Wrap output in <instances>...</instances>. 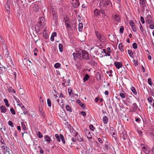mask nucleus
I'll use <instances>...</instances> for the list:
<instances>
[{"label": "nucleus", "instance_id": "nucleus-1", "mask_svg": "<svg viewBox=\"0 0 154 154\" xmlns=\"http://www.w3.org/2000/svg\"><path fill=\"white\" fill-rule=\"evenodd\" d=\"M79 52L80 54L81 55V56H80V60H82L83 59L89 60V53L87 51L85 50H82L81 49H80Z\"/></svg>", "mask_w": 154, "mask_h": 154}, {"label": "nucleus", "instance_id": "nucleus-2", "mask_svg": "<svg viewBox=\"0 0 154 154\" xmlns=\"http://www.w3.org/2000/svg\"><path fill=\"white\" fill-rule=\"evenodd\" d=\"M45 19L43 17H40L39 19L38 25L37 26L40 29H42L44 27L45 24Z\"/></svg>", "mask_w": 154, "mask_h": 154}, {"label": "nucleus", "instance_id": "nucleus-3", "mask_svg": "<svg viewBox=\"0 0 154 154\" xmlns=\"http://www.w3.org/2000/svg\"><path fill=\"white\" fill-rule=\"evenodd\" d=\"M95 32L97 38L100 41L102 42H104L105 41L106 38L103 35H102L101 34L96 31Z\"/></svg>", "mask_w": 154, "mask_h": 154}, {"label": "nucleus", "instance_id": "nucleus-4", "mask_svg": "<svg viewBox=\"0 0 154 154\" xmlns=\"http://www.w3.org/2000/svg\"><path fill=\"white\" fill-rule=\"evenodd\" d=\"M141 146L142 147V151L146 154H148L150 152V149L147 145L142 144H141Z\"/></svg>", "mask_w": 154, "mask_h": 154}, {"label": "nucleus", "instance_id": "nucleus-5", "mask_svg": "<svg viewBox=\"0 0 154 154\" xmlns=\"http://www.w3.org/2000/svg\"><path fill=\"white\" fill-rule=\"evenodd\" d=\"M152 17L150 15H147L145 18L146 23L149 24L154 23V21L152 19Z\"/></svg>", "mask_w": 154, "mask_h": 154}, {"label": "nucleus", "instance_id": "nucleus-6", "mask_svg": "<svg viewBox=\"0 0 154 154\" xmlns=\"http://www.w3.org/2000/svg\"><path fill=\"white\" fill-rule=\"evenodd\" d=\"M110 2L109 0H102L100 1V4L103 7H106L109 5Z\"/></svg>", "mask_w": 154, "mask_h": 154}, {"label": "nucleus", "instance_id": "nucleus-7", "mask_svg": "<svg viewBox=\"0 0 154 154\" xmlns=\"http://www.w3.org/2000/svg\"><path fill=\"white\" fill-rule=\"evenodd\" d=\"M121 138H122L123 140H125L127 138V134L125 131H121L120 132Z\"/></svg>", "mask_w": 154, "mask_h": 154}, {"label": "nucleus", "instance_id": "nucleus-8", "mask_svg": "<svg viewBox=\"0 0 154 154\" xmlns=\"http://www.w3.org/2000/svg\"><path fill=\"white\" fill-rule=\"evenodd\" d=\"M73 56L74 59L75 60H76L77 58H79V59L80 60V56H81V55L80 54L79 50L78 52H76V53H73Z\"/></svg>", "mask_w": 154, "mask_h": 154}, {"label": "nucleus", "instance_id": "nucleus-9", "mask_svg": "<svg viewBox=\"0 0 154 154\" xmlns=\"http://www.w3.org/2000/svg\"><path fill=\"white\" fill-rule=\"evenodd\" d=\"M5 8L8 14L10 13V2L8 0L7 1L5 5Z\"/></svg>", "mask_w": 154, "mask_h": 154}, {"label": "nucleus", "instance_id": "nucleus-10", "mask_svg": "<svg viewBox=\"0 0 154 154\" xmlns=\"http://www.w3.org/2000/svg\"><path fill=\"white\" fill-rule=\"evenodd\" d=\"M112 18H113L114 20L118 22H120V17L118 14H112Z\"/></svg>", "mask_w": 154, "mask_h": 154}, {"label": "nucleus", "instance_id": "nucleus-11", "mask_svg": "<svg viewBox=\"0 0 154 154\" xmlns=\"http://www.w3.org/2000/svg\"><path fill=\"white\" fill-rule=\"evenodd\" d=\"M85 132L86 136L88 139L90 140L92 138V135L89 130H85Z\"/></svg>", "mask_w": 154, "mask_h": 154}, {"label": "nucleus", "instance_id": "nucleus-12", "mask_svg": "<svg viewBox=\"0 0 154 154\" xmlns=\"http://www.w3.org/2000/svg\"><path fill=\"white\" fill-rule=\"evenodd\" d=\"M69 131L70 132L73 134L74 136L76 137L78 136V132H76L72 127L69 128Z\"/></svg>", "mask_w": 154, "mask_h": 154}, {"label": "nucleus", "instance_id": "nucleus-13", "mask_svg": "<svg viewBox=\"0 0 154 154\" xmlns=\"http://www.w3.org/2000/svg\"><path fill=\"white\" fill-rule=\"evenodd\" d=\"M114 65L118 69H119L120 68L122 67V63L120 62L116 61L114 63Z\"/></svg>", "mask_w": 154, "mask_h": 154}, {"label": "nucleus", "instance_id": "nucleus-14", "mask_svg": "<svg viewBox=\"0 0 154 154\" xmlns=\"http://www.w3.org/2000/svg\"><path fill=\"white\" fill-rule=\"evenodd\" d=\"M72 5L74 8H77L79 6L80 3L79 1H74L72 3Z\"/></svg>", "mask_w": 154, "mask_h": 154}, {"label": "nucleus", "instance_id": "nucleus-15", "mask_svg": "<svg viewBox=\"0 0 154 154\" xmlns=\"http://www.w3.org/2000/svg\"><path fill=\"white\" fill-rule=\"evenodd\" d=\"M133 107L131 110V112H135L136 111V110H137L138 109L139 110H140V109L138 108L137 106L136 103H134L133 104Z\"/></svg>", "mask_w": 154, "mask_h": 154}, {"label": "nucleus", "instance_id": "nucleus-16", "mask_svg": "<svg viewBox=\"0 0 154 154\" xmlns=\"http://www.w3.org/2000/svg\"><path fill=\"white\" fill-rule=\"evenodd\" d=\"M140 4L143 8H144L146 6V1L145 0H140Z\"/></svg>", "mask_w": 154, "mask_h": 154}, {"label": "nucleus", "instance_id": "nucleus-17", "mask_svg": "<svg viewBox=\"0 0 154 154\" xmlns=\"http://www.w3.org/2000/svg\"><path fill=\"white\" fill-rule=\"evenodd\" d=\"M45 141L47 142V143L49 144L50 143L51 139L50 137L48 135H45L44 137Z\"/></svg>", "mask_w": 154, "mask_h": 154}, {"label": "nucleus", "instance_id": "nucleus-18", "mask_svg": "<svg viewBox=\"0 0 154 154\" xmlns=\"http://www.w3.org/2000/svg\"><path fill=\"white\" fill-rule=\"evenodd\" d=\"M94 15L95 16L98 17L100 14V10L97 8H95L94 11Z\"/></svg>", "mask_w": 154, "mask_h": 154}, {"label": "nucleus", "instance_id": "nucleus-19", "mask_svg": "<svg viewBox=\"0 0 154 154\" xmlns=\"http://www.w3.org/2000/svg\"><path fill=\"white\" fill-rule=\"evenodd\" d=\"M76 102L78 103L82 108L84 109L85 108V105L82 103L81 101L79 99L76 100Z\"/></svg>", "mask_w": 154, "mask_h": 154}, {"label": "nucleus", "instance_id": "nucleus-20", "mask_svg": "<svg viewBox=\"0 0 154 154\" xmlns=\"http://www.w3.org/2000/svg\"><path fill=\"white\" fill-rule=\"evenodd\" d=\"M57 100V102L59 104L60 106L62 108H64V105L63 104V100L61 98V100L60 103L59 102V99Z\"/></svg>", "mask_w": 154, "mask_h": 154}, {"label": "nucleus", "instance_id": "nucleus-21", "mask_svg": "<svg viewBox=\"0 0 154 154\" xmlns=\"http://www.w3.org/2000/svg\"><path fill=\"white\" fill-rule=\"evenodd\" d=\"M0 109L1 110V112L2 113H5L7 110L6 107L3 106H1Z\"/></svg>", "mask_w": 154, "mask_h": 154}, {"label": "nucleus", "instance_id": "nucleus-22", "mask_svg": "<svg viewBox=\"0 0 154 154\" xmlns=\"http://www.w3.org/2000/svg\"><path fill=\"white\" fill-rule=\"evenodd\" d=\"M103 123L104 124H107V123L108 121V117L106 116H104L103 118Z\"/></svg>", "mask_w": 154, "mask_h": 154}, {"label": "nucleus", "instance_id": "nucleus-23", "mask_svg": "<svg viewBox=\"0 0 154 154\" xmlns=\"http://www.w3.org/2000/svg\"><path fill=\"white\" fill-rule=\"evenodd\" d=\"M90 78L89 76L88 75V74H86L85 75L84 78L83 79V80L84 82H85L86 81H88Z\"/></svg>", "mask_w": 154, "mask_h": 154}, {"label": "nucleus", "instance_id": "nucleus-24", "mask_svg": "<svg viewBox=\"0 0 154 154\" xmlns=\"http://www.w3.org/2000/svg\"><path fill=\"white\" fill-rule=\"evenodd\" d=\"M39 7L38 6V5L36 4H34L33 5V10L35 11H38V10L39 9Z\"/></svg>", "mask_w": 154, "mask_h": 154}, {"label": "nucleus", "instance_id": "nucleus-25", "mask_svg": "<svg viewBox=\"0 0 154 154\" xmlns=\"http://www.w3.org/2000/svg\"><path fill=\"white\" fill-rule=\"evenodd\" d=\"M66 110L69 111V112H72V109L70 106L68 105H67L66 106Z\"/></svg>", "mask_w": 154, "mask_h": 154}, {"label": "nucleus", "instance_id": "nucleus-26", "mask_svg": "<svg viewBox=\"0 0 154 154\" xmlns=\"http://www.w3.org/2000/svg\"><path fill=\"white\" fill-rule=\"evenodd\" d=\"M2 48L3 50H4V49H5V51L6 53L8 52V48L7 47V45L3 43L2 45Z\"/></svg>", "mask_w": 154, "mask_h": 154}, {"label": "nucleus", "instance_id": "nucleus-27", "mask_svg": "<svg viewBox=\"0 0 154 154\" xmlns=\"http://www.w3.org/2000/svg\"><path fill=\"white\" fill-rule=\"evenodd\" d=\"M119 48V49L120 51L123 52L124 51V49H123V47L122 45V43H120L118 47Z\"/></svg>", "mask_w": 154, "mask_h": 154}, {"label": "nucleus", "instance_id": "nucleus-28", "mask_svg": "<svg viewBox=\"0 0 154 154\" xmlns=\"http://www.w3.org/2000/svg\"><path fill=\"white\" fill-rule=\"evenodd\" d=\"M83 24L82 23H79V30L80 32L82 31L83 29Z\"/></svg>", "mask_w": 154, "mask_h": 154}, {"label": "nucleus", "instance_id": "nucleus-29", "mask_svg": "<svg viewBox=\"0 0 154 154\" xmlns=\"http://www.w3.org/2000/svg\"><path fill=\"white\" fill-rule=\"evenodd\" d=\"M64 19L65 24L70 23V21L68 17H66V18L65 17Z\"/></svg>", "mask_w": 154, "mask_h": 154}, {"label": "nucleus", "instance_id": "nucleus-30", "mask_svg": "<svg viewBox=\"0 0 154 154\" xmlns=\"http://www.w3.org/2000/svg\"><path fill=\"white\" fill-rule=\"evenodd\" d=\"M5 70V68L2 67H0V74L2 75Z\"/></svg>", "mask_w": 154, "mask_h": 154}, {"label": "nucleus", "instance_id": "nucleus-31", "mask_svg": "<svg viewBox=\"0 0 154 154\" xmlns=\"http://www.w3.org/2000/svg\"><path fill=\"white\" fill-rule=\"evenodd\" d=\"M8 91L9 92H13L14 93H15L16 92L15 90L11 87H9L8 88Z\"/></svg>", "mask_w": 154, "mask_h": 154}, {"label": "nucleus", "instance_id": "nucleus-32", "mask_svg": "<svg viewBox=\"0 0 154 154\" xmlns=\"http://www.w3.org/2000/svg\"><path fill=\"white\" fill-rule=\"evenodd\" d=\"M55 137L57 141L59 142L60 141V136H59V135L57 134H56L55 135Z\"/></svg>", "mask_w": 154, "mask_h": 154}, {"label": "nucleus", "instance_id": "nucleus-33", "mask_svg": "<svg viewBox=\"0 0 154 154\" xmlns=\"http://www.w3.org/2000/svg\"><path fill=\"white\" fill-rule=\"evenodd\" d=\"M60 139L61 140V141L63 143L65 144V141L63 136L62 134H60Z\"/></svg>", "mask_w": 154, "mask_h": 154}, {"label": "nucleus", "instance_id": "nucleus-34", "mask_svg": "<svg viewBox=\"0 0 154 154\" xmlns=\"http://www.w3.org/2000/svg\"><path fill=\"white\" fill-rule=\"evenodd\" d=\"M131 91L133 92V93L134 94H137V92L136 91L135 89V88L134 87H132L131 88Z\"/></svg>", "mask_w": 154, "mask_h": 154}, {"label": "nucleus", "instance_id": "nucleus-35", "mask_svg": "<svg viewBox=\"0 0 154 154\" xmlns=\"http://www.w3.org/2000/svg\"><path fill=\"white\" fill-rule=\"evenodd\" d=\"M128 53L129 55L132 57H133V54L132 52V51L131 50H128Z\"/></svg>", "mask_w": 154, "mask_h": 154}, {"label": "nucleus", "instance_id": "nucleus-36", "mask_svg": "<svg viewBox=\"0 0 154 154\" xmlns=\"http://www.w3.org/2000/svg\"><path fill=\"white\" fill-rule=\"evenodd\" d=\"M59 48L60 51V52H62L63 51V46L62 44H59Z\"/></svg>", "mask_w": 154, "mask_h": 154}, {"label": "nucleus", "instance_id": "nucleus-37", "mask_svg": "<svg viewBox=\"0 0 154 154\" xmlns=\"http://www.w3.org/2000/svg\"><path fill=\"white\" fill-rule=\"evenodd\" d=\"M21 124L22 128L24 130H26V128L24 122H21Z\"/></svg>", "mask_w": 154, "mask_h": 154}, {"label": "nucleus", "instance_id": "nucleus-38", "mask_svg": "<svg viewBox=\"0 0 154 154\" xmlns=\"http://www.w3.org/2000/svg\"><path fill=\"white\" fill-rule=\"evenodd\" d=\"M119 96L122 98H125V93H121L119 94Z\"/></svg>", "mask_w": 154, "mask_h": 154}, {"label": "nucleus", "instance_id": "nucleus-39", "mask_svg": "<svg viewBox=\"0 0 154 154\" xmlns=\"http://www.w3.org/2000/svg\"><path fill=\"white\" fill-rule=\"evenodd\" d=\"M44 32H43V36L44 38L46 39H48V34H46V33L45 32V31L44 30Z\"/></svg>", "mask_w": 154, "mask_h": 154}, {"label": "nucleus", "instance_id": "nucleus-40", "mask_svg": "<svg viewBox=\"0 0 154 154\" xmlns=\"http://www.w3.org/2000/svg\"><path fill=\"white\" fill-rule=\"evenodd\" d=\"M61 66V64L58 63H56L54 65V67L56 68H57L60 67Z\"/></svg>", "mask_w": 154, "mask_h": 154}, {"label": "nucleus", "instance_id": "nucleus-41", "mask_svg": "<svg viewBox=\"0 0 154 154\" xmlns=\"http://www.w3.org/2000/svg\"><path fill=\"white\" fill-rule=\"evenodd\" d=\"M37 136L39 138H42L43 137L42 134L40 131L37 132Z\"/></svg>", "mask_w": 154, "mask_h": 154}, {"label": "nucleus", "instance_id": "nucleus-42", "mask_svg": "<svg viewBox=\"0 0 154 154\" xmlns=\"http://www.w3.org/2000/svg\"><path fill=\"white\" fill-rule=\"evenodd\" d=\"M77 137V140H78V141L80 142H81L82 140V138H81V136L78 134V136H76Z\"/></svg>", "mask_w": 154, "mask_h": 154}, {"label": "nucleus", "instance_id": "nucleus-43", "mask_svg": "<svg viewBox=\"0 0 154 154\" xmlns=\"http://www.w3.org/2000/svg\"><path fill=\"white\" fill-rule=\"evenodd\" d=\"M67 30H69L71 28V26L70 25V23L65 24Z\"/></svg>", "mask_w": 154, "mask_h": 154}, {"label": "nucleus", "instance_id": "nucleus-44", "mask_svg": "<svg viewBox=\"0 0 154 154\" xmlns=\"http://www.w3.org/2000/svg\"><path fill=\"white\" fill-rule=\"evenodd\" d=\"M89 128L90 130L92 131H94V130L95 129V128L92 125H90L89 126Z\"/></svg>", "mask_w": 154, "mask_h": 154}, {"label": "nucleus", "instance_id": "nucleus-45", "mask_svg": "<svg viewBox=\"0 0 154 154\" xmlns=\"http://www.w3.org/2000/svg\"><path fill=\"white\" fill-rule=\"evenodd\" d=\"M54 12L52 14L53 18H54L55 17V19H57V13L56 11H54Z\"/></svg>", "mask_w": 154, "mask_h": 154}, {"label": "nucleus", "instance_id": "nucleus-46", "mask_svg": "<svg viewBox=\"0 0 154 154\" xmlns=\"http://www.w3.org/2000/svg\"><path fill=\"white\" fill-rule=\"evenodd\" d=\"M47 103L48 106L50 107L51 106V102L49 99H48L47 100Z\"/></svg>", "mask_w": 154, "mask_h": 154}, {"label": "nucleus", "instance_id": "nucleus-47", "mask_svg": "<svg viewBox=\"0 0 154 154\" xmlns=\"http://www.w3.org/2000/svg\"><path fill=\"white\" fill-rule=\"evenodd\" d=\"M72 90L71 89H68V92L69 94V95L70 96L72 95H73V93L72 92Z\"/></svg>", "mask_w": 154, "mask_h": 154}, {"label": "nucleus", "instance_id": "nucleus-48", "mask_svg": "<svg viewBox=\"0 0 154 154\" xmlns=\"http://www.w3.org/2000/svg\"><path fill=\"white\" fill-rule=\"evenodd\" d=\"M148 83L151 86H152V82L151 79L150 78H148Z\"/></svg>", "mask_w": 154, "mask_h": 154}, {"label": "nucleus", "instance_id": "nucleus-49", "mask_svg": "<svg viewBox=\"0 0 154 154\" xmlns=\"http://www.w3.org/2000/svg\"><path fill=\"white\" fill-rule=\"evenodd\" d=\"M10 111L12 114H13V115L15 114V111L13 108H11L10 109Z\"/></svg>", "mask_w": 154, "mask_h": 154}, {"label": "nucleus", "instance_id": "nucleus-50", "mask_svg": "<svg viewBox=\"0 0 154 154\" xmlns=\"http://www.w3.org/2000/svg\"><path fill=\"white\" fill-rule=\"evenodd\" d=\"M8 125L10 126L11 127H13L14 126V125L13 122L10 121H9L8 122Z\"/></svg>", "mask_w": 154, "mask_h": 154}, {"label": "nucleus", "instance_id": "nucleus-51", "mask_svg": "<svg viewBox=\"0 0 154 154\" xmlns=\"http://www.w3.org/2000/svg\"><path fill=\"white\" fill-rule=\"evenodd\" d=\"M124 28L123 26H121L120 27V29H119V31L120 32L123 33V30H124Z\"/></svg>", "mask_w": 154, "mask_h": 154}, {"label": "nucleus", "instance_id": "nucleus-52", "mask_svg": "<svg viewBox=\"0 0 154 154\" xmlns=\"http://www.w3.org/2000/svg\"><path fill=\"white\" fill-rule=\"evenodd\" d=\"M21 107L22 109L23 110L25 109V110H26V108L24 107V106L22 104V103H20V105H19Z\"/></svg>", "mask_w": 154, "mask_h": 154}, {"label": "nucleus", "instance_id": "nucleus-53", "mask_svg": "<svg viewBox=\"0 0 154 154\" xmlns=\"http://www.w3.org/2000/svg\"><path fill=\"white\" fill-rule=\"evenodd\" d=\"M0 142L2 144L5 145V143L4 142L3 139L2 138V137H1V139L0 140Z\"/></svg>", "mask_w": 154, "mask_h": 154}, {"label": "nucleus", "instance_id": "nucleus-54", "mask_svg": "<svg viewBox=\"0 0 154 154\" xmlns=\"http://www.w3.org/2000/svg\"><path fill=\"white\" fill-rule=\"evenodd\" d=\"M133 47L135 49L137 48V45L135 43H134L132 44Z\"/></svg>", "mask_w": 154, "mask_h": 154}, {"label": "nucleus", "instance_id": "nucleus-55", "mask_svg": "<svg viewBox=\"0 0 154 154\" xmlns=\"http://www.w3.org/2000/svg\"><path fill=\"white\" fill-rule=\"evenodd\" d=\"M112 136L115 139H116L117 138V135L115 132H114L112 134Z\"/></svg>", "mask_w": 154, "mask_h": 154}, {"label": "nucleus", "instance_id": "nucleus-56", "mask_svg": "<svg viewBox=\"0 0 154 154\" xmlns=\"http://www.w3.org/2000/svg\"><path fill=\"white\" fill-rule=\"evenodd\" d=\"M149 28L151 29H154V23H151V24H149Z\"/></svg>", "mask_w": 154, "mask_h": 154}, {"label": "nucleus", "instance_id": "nucleus-57", "mask_svg": "<svg viewBox=\"0 0 154 154\" xmlns=\"http://www.w3.org/2000/svg\"><path fill=\"white\" fill-rule=\"evenodd\" d=\"M133 62L134 63V65L135 66H136L138 65V61L137 60H133Z\"/></svg>", "mask_w": 154, "mask_h": 154}, {"label": "nucleus", "instance_id": "nucleus-58", "mask_svg": "<svg viewBox=\"0 0 154 154\" xmlns=\"http://www.w3.org/2000/svg\"><path fill=\"white\" fill-rule=\"evenodd\" d=\"M38 148H39V149L40 150V151H39V152L40 153H41V154H42L43 153H44V151L42 149V148L39 146L38 147Z\"/></svg>", "mask_w": 154, "mask_h": 154}, {"label": "nucleus", "instance_id": "nucleus-59", "mask_svg": "<svg viewBox=\"0 0 154 154\" xmlns=\"http://www.w3.org/2000/svg\"><path fill=\"white\" fill-rule=\"evenodd\" d=\"M68 137H69V139H71L72 140L73 142H75L76 141V139L75 138H74V137L71 138V137L69 135H68Z\"/></svg>", "mask_w": 154, "mask_h": 154}, {"label": "nucleus", "instance_id": "nucleus-60", "mask_svg": "<svg viewBox=\"0 0 154 154\" xmlns=\"http://www.w3.org/2000/svg\"><path fill=\"white\" fill-rule=\"evenodd\" d=\"M140 29L141 32H143L144 31L143 28L140 22Z\"/></svg>", "mask_w": 154, "mask_h": 154}, {"label": "nucleus", "instance_id": "nucleus-61", "mask_svg": "<svg viewBox=\"0 0 154 154\" xmlns=\"http://www.w3.org/2000/svg\"><path fill=\"white\" fill-rule=\"evenodd\" d=\"M26 63L29 66H30L32 65V63L29 60H27Z\"/></svg>", "mask_w": 154, "mask_h": 154}, {"label": "nucleus", "instance_id": "nucleus-62", "mask_svg": "<svg viewBox=\"0 0 154 154\" xmlns=\"http://www.w3.org/2000/svg\"><path fill=\"white\" fill-rule=\"evenodd\" d=\"M80 114H81L83 117H85L86 115V113L84 111H82L81 112Z\"/></svg>", "mask_w": 154, "mask_h": 154}, {"label": "nucleus", "instance_id": "nucleus-63", "mask_svg": "<svg viewBox=\"0 0 154 154\" xmlns=\"http://www.w3.org/2000/svg\"><path fill=\"white\" fill-rule=\"evenodd\" d=\"M140 20L142 23H145L144 18L143 17H140Z\"/></svg>", "mask_w": 154, "mask_h": 154}, {"label": "nucleus", "instance_id": "nucleus-64", "mask_svg": "<svg viewBox=\"0 0 154 154\" xmlns=\"http://www.w3.org/2000/svg\"><path fill=\"white\" fill-rule=\"evenodd\" d=\"M132 29L134 32H136L137 31V29L134 26V25L131 26Z\"/></svg>", "mask_w": 154, "mask_h": 154}]
</instances>
